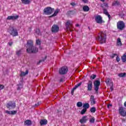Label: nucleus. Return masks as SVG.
<instances>
[{"mask_svg": "<svg viewBox=\"0 0 126 126\" xmlns=\"http://www.w3.org/2000/svg\"><path fill=\"white\" fill-rule=\"evenodd\" d=\"M38 48L34 46L33 41L28 40L27 42V53H28V54H36V53H38Z\"/></svg>", "mask_w": 126, "mask_h": 126, "instance_id": "f257e3e1", "label": "nucleus"}, {"mask_svg": "<svg viewBox=\"0 0 126 126\" xmlns=\"http://www.w3.org/2000/svg\"><path fill=\"white\" fill-rule=\"evenodd\" d=\"M96 40L98 41L100 44L106 43V40H107V35H106V33L103 32H100L96 37Z\"/></svg>", "mask_w": 126, "mask_h": 126, "instance_id": "f03ea898", "label": "nucleus"}, {"mask_svg": "<svg viewBox=\"0 0 126 126\" xmlns=\"http://www.w3.org/2000/svg\"><path fill=\"white\" fill-rule=\"evenodd\" d=\"M54 11H55V8L51 7H47L44 9L43 13L46 15H50V14H52Z\"/></svg>", "mask_w": 126, "mask_h": 126, "instance_id": "7ed1b4c3", "label": "nucleus"}, {"mask_svg": "<svg viewBox=\"0 0 126 126\" xmlns=\"http://www.w3.org/2000/svg\"><path fill=\"white\" fill-rule=\"evenodd\" d=\"M8 32H9L10 35L13 36V37L18 36V32H17V30L13 27L9 28Z\"/></svg>", "mask_w": 126, "mask_h": 126, "instance_id": "20e7f679", "label": "nucleus"}, {"mask_svg": "<svg viewBox=\"0 0 126 126\" xmlns=\"http://www.w3.org/2000/svg\"><path fill=\"white\" fill-rule=\"evenodd\" d=\"M66 29L71 32L74 31V28L72 27V24L70 23V21H68L65 24Z\"/></svg>", "mask_w": 126, "mask_h": 126, "instance_id": "39448f33", "label": "nucleus"}, {"mask_svg": "<svg viewBox=\"0 0 126 126\" xmlns=\"http://www.w3.org/2000/svg\"><path fill=\"white\" fill-rule=\"evenodd\" d=\"M67 71H68V69L66 66H63L59 69V73L62 75L66 74V73H67Z\"/></svg>", "mask_w": 126, "mask_h": 126, "instance_id": "423d86ee", "label": "nucleus"}, {"mask_svg": "<svg viewBox=\"0 0 126 126\" xmlns=\"http://www.w3.org/2000/svg\"><path fill=\"white\" fill-rule=\"evenodd\" d=\"M117 28L119 30H123L125 27H126V25L125 24V23H124V21H120L118 22L117 24Z\"/></svg>", "mask_w": 126, "mask_h": 126, "instance_id": "0eeeda50", "label": "nucleus"}, {"mask_svg": "<svg viewBox=\"0 0 126 126\" xmlns=\"http://www.w3.org/2000/svg\"><path fill=\"white\" fill-rule=\"evenodd\" d=\"M120 115L122 117H126V108L123 107H120L119 109Z\"/></svg>", "mask_w": 126, "mask_h": 126, "instance_id": "6e6552de", "label": "nucleus"}, {"mask_svg": "<svg viewBox=\"0 0 126 126\" xmlns=\"http://www.w3.org/2000/svg\"><path fill=\"white\" fill-rule=\"evenodd\" d=\"M94 90L95 92H97L99 90V87L100 86V82L99 80L94 81Z\"/></svg>", "mask_w": 126, "mask_h": 126, "instance_id": "1a4fd4ad", "label": "nucleus"}, {"mask_svg": "<svg viewBox=\"0 0 126 126\" xmlns=\"http://www.w3.org/2000/svg\"><path fill=\"white\" fill-rule=\"evenodd\" d=\"M59 30H60V28L57 25H54L51 28V31L53 33H57L59 32Z\"/></svg>", "mask_w": 126, "mask_h": 126, "instance_id": "9d476101", "label": "nucleus"}, {"mask_svg": "<svg viewBox=\"0 0 126 126\" xmlns=\"http://www.w3.org/2000/svg\"><path fill=\"white\" fill-rule=\"evenodd\" d=\"M95 21H96V23H98L99 24H100V23H102V22H103V19L102 18V17H101V16L100 15H97L95 16Z\"/></svg>", "mask_w": 126, "mask_h": 126, "instance_id": "9b49d317", "label": "nucleus"}, {"mask_svg": "<svg viewBox=\"0 0 126 126\" xmlns=\"http://www.w3.org/2000/svg\"><path fill=\"white\" fill-rule=\"evenodd\" d=\"M18 18H19V15L9 16L7 17V19L8 20H16L17 19H18Z\"/></svg>", "mask_w": 126, "mask_h": 126, "instance_id": "f8f14e48", "label": "nucleus"}, {"mask_svg": "<svg viewBox=\"0 0 126 126\" xmlns=\"http://www.w3.org/2000/svg\"><path fill=\"white\" fill-rule=\"evenodd\" d=\"M6 107L8 109H9V108H13L14 109L15 108V103H13L12 101L9 102L6 105Z\"/></svg>", "mask_w": 126, "mask_h": 126, "instance_id": "ddd939ff", "label": "nucleus"}, {"mask_svg": "<svg viewBox=\"0 0 126 126\" xmlns=\"http://www.w3.org/2000/svg\"><path fill=\"white\" fill-rule=\"evenodd\" d=\"M88 85V91H92L93 85H92V81L89 80L87 83Z\"/></svg>", "mask_w": 126, "mask_h": 126, "instance_id": "4468645a", "label": "nucleus"}, {"mask_svg": "<svg viewBox=\"0 0 126 126\" xmlns=\"http://www.w3.org/2000/svg\"><path fill=\"white\" fill-rule=\"evenodd\" d=\"M89 120V118H87V116H83L82 119L80 120V123L81 124H84Z\"/></svg>", "mask_w": 126, "mask_h": 126, "instance_id": "2eb2a0df", "label": "nucleus"}, {"mask_svg": "<svg viewBox=\"0 0 126 126\" xmlns=\"http://www.w3.org/2000/svg\"><path fill=\"white\" fill-rule=\"evenodd\" d=\"M81 84H82V83L80 82L75 86V87H74L73 88V89L72 90V91L71 92V94L72 95H73V93H74V90H75L76 89V88H78V87H79V86H80V85H81Z\"/></svg>", "mask_w": 126, "mask_h": 126, "instance_id": "dca6fc26", "label": "nucleus"}, {"mask_svg": "<svg viewBox=\"0 0 126 126\" xmlns=\"http://www.w3.org/2000/svg\"><path fill=\"white\" fill-rule=\"evenodd\" d=\"M90 101L91 102V105H95V104H96V101H95V98L93 95L91 96Z\"/></svg>", "mask_w": 126, "mask_h": 126, "instance_id": "f3484780", "label": "nucleus"}, {"mask_svg": "<svg viewBox=\"0 0 126 126\" xmlns=\"http://www.w3.org/2000/svg\"><path fill=\"white\" fill-rule=\"evenodd\" d=\"M39 124L40 126H46V125L48 124V121H47V120L46 119L41 120L39 122Z\"/></svg>", "mask_w": 126, "mask_h": 126, "instance_id": "a211bd4d", "label": "nucleus"}, {"mask_svg": "<svg viewBox=\"0 0 126 126\" xmlns=\"http://www.w3.org/2000/svg\"><path fill=\"white\" fill-rule=\"evenodd\" d=\"M60 12V9H57L55 10L54 14L52 15L51 16H49V17L52 18V17H55V16H57L59 13Z\"/></svg>", "mask_w": 126, "mask_h": 126, "instance_id": "6ab92c4d", "label": "nucleus"}, {"mask_svg": "<svg viewBox=\"0 0 126 126\" xmlns=\"http://www.w3.org/2000/svg\"><path fill=\"white\" fill-rule=\"evenodd\" d=\"M32 125V121L30 120H27L24 122V126H31Z\"/></svg>", "mask_w": 126, "mask_h": 126, "instance_id": "aec40b11", "label": "nucleus"}, {"mask_svg": "<svg viewBox=\"0 0 126 126\" xmlns=\"http://www.w3.org/2000/svg\"><path fill=\"white\" fill-rule=\"evenodd\" d=\"M28 73H29V71H28V70H26V72H21V74H20V76H25V75H27V74H28Z\"/></svg>", "mask_w": 126, "mask_h": 126, "instance_id": "412c9836", "label": "nucleus"}, {"mask_svg": "<svg viewBox=\"0 0 126 126\" xmlns=\"http://www.w3.org/2000/svg\"><path fill=\"white\" fill-rule=\"evenodd\" d=\"M83 107L84 109L87 110V109H89V107H90V105H89V103H86L83 104Z\"/></svg>", "mask_w": 126, "mask_h": 126, "instance_id": "4be33fe9", "label": "nucleus"}, {"mask_svg": "<svg viewBox=\"0 0 126 126\" xmlns=\"http://www.w3.org/2000/svg\"><path fill=\"white\" fill-rule=\"evenodd\" d=\"M89 7L87 5H85L83 7V10L85 12L89 11Z\"/></svg>", "mask_w": 126, "mask_h": 126, "instance_id": "5701e85b", "label": "nucleus"}, {"mask_svg": "<svg viewBox=\"0 0 126 126\" xmlns=\"http://www.w3.org/2000/svg\"><path fill=\"white\" fill-rule=\"evenodd\" d=\"M23 3L25 4H29L31 2V0H21Z\"/></svg>", "mask_w": 126, "mask_h": 126, "instance_id": "b1692460", "label": "nucleus"}, {"mask_svg": "<svg viewBox=\"0 0 126 126\" xmlns=\"http://www.w3.org/2000/svg\"><path fill=\"white\" fill-rule=\"evenodd\" d=\"M121 60L123 63L126 62V53H125L123 56L121 57Z\"/></svg>", "mask_w": 126, "mask_h": 126, "instance_id": "393cba45", "label": "nucleus"}, {"mask_svg": "<svg viewBox=\"0 0 126 126\" xmlns=\"http://www.w3.org/2000/svg\"><path fill=\"white\" fill-rule=\"evenodd\" d=\"M75 12L74 11H68L67 12V15L70 16L71 15H73Z\"/></svg>", "mask_w": 126, "mask_h": 126, "instance_id": "a878e982", "label": "nucleus"}, {"mask_svg": "<svg viewBox=\"0 0 126 126\" xmlns=\"http://www.w3.org/2000/svg\"><path fill=\"white\" fill-rule=\"evenodd\" d=\"M117 45L122 46V41H121V38H120L117 39Z\"/></svg>", "mask_w": 126, "mask_h": 126, "instance_id": "bb28decb", "label": "nucleus"}, {"mask_svg": "<svg viewBox=\"0 0 126 126\" xmlns=\"http://www.w3.org/2000/svg\"><path fill=\"white\" fill-rule=\"evenodd\" d=\"M126 75V73H121L120 74H119L118 76L120 77H125Z\"/></svg>", "mask_w": 126, "mask_h": 126, "instance_id": "cd10ccee", "label": "nucleus"}, {"mask_svg": "<svg viewBox=\"0 0 126 126\" xmlns=\"http://www.w3.org/2000/svg\"><path fill=\"white\" fill-rule=\"evenodd\" d=\"M113 5H118V6H120V2L119 1H115L113 3Z\"/></svg>", "mask_w": 126, "mask_h": 126, "instance_id": "c85d7f7f", "label": "nucleus"}, {"mask_svg": "<svg viewBox=\"0 0 126 126\" xmlns=\"http://www.w3.org/2000/svg\"><path fill=\"white\" fill-rule=\"evenodd\" d=\"M23 87V85L19 84L18 85L17 90H21V88Z\"/></svg>", "mask_w": 126, "mask_h": 126, "instance_id": "c756f323", "label": "nucleus"}, {"mask_svg": "<svg viewBox=\"0 0 126 126\" xmlns=\"http://www.w3.org/2000/svg\"><path fill=\"white\" fill-rule=\"evenodd\" d=\"M87 111V109H86L85 108L83 109L81 111V114L84 115V114H85V113H86Z\"/></svg>", "mask_w": 126, "mask_h": 126, "instance_id": "7c9ffc66", "label": "nucleus"}, {"mask_svg": "<svg viewBox=\"0 0 126 126\" xmlns=\"http://www.w3.org/2000/svg\"><path fill=\"white\" fill-rule=\"evenodd\" d=\"M90 123H91V124H94V123H95V118L94 117L92 118L90 120Z\"/></svg>", "mask_w": 126, "mask_h": 126, "instance_id": "2f4dec72", "label": "nucleus"}, {"mask_svg": "<svg viewBox=\"0 0 126 126\" xmlns=\"http://www.w3.org/2000/svg\"><path fill=\"white\" fill-rule=\"evenodd\" d=\"M91 113H95L96 112V108L92 107L90 109Z\"/></svg>", "mask_w": 126, "mask_h": 126, "instance_id": "473e14b6", "label": "nucleus"}, {"mask_svg": "<svg viewBox=\"0 0 126 126\" xmlns=\"http://www.w3.org/2000/svg\"><path fill=\"white\" fill-rule=\"evenodd\" d=\"M77 106L79 108H80V107H82V102H78L77 103Z\"/></svg>", "mask_w": 126, "mask_h": 126, "instance_id": "72a5a7b5", "label": "nucleus"}, {"mask_svg": "<svg viewBox=\"0 0 126 126\" xmlns=\"http://www.w3.org/2000/svg\"><path fill=\"white\" fill-rule=\"evenodd\" d=\"M16 53V55H17V56H20L22 54L21 50H20L19 51H17Z\"/></svg>", "mask_w": 126, "mask_h": 126, "instance_id": "f704fd0d", "label": "nucleus"}, {"mask_svg": "<svg viewBox=\"0 0 126 126\" xmlns=\"http://www.w3.org/2000/svg\"><path fill=\"white\" fill-rule=\"evenodd\" d=\"M16 114H17V111L16 110L11 111V115H16Z\"/></svg>", "mask_w": 126, "mask_h": 126, "instance_id": "c9c22d12", "label": "nucleus"}, {"mask_svg": "<svg viewBox=\"0 0 126 126\" xmlns=\"http://www.w3.org/2000/svg\"><path fill=\"white\" fill-rule=\"evenodd\" d=\"M36 45H41V40H40L39 39H36Z\"/></svg>", "mask_w": 126, "mask_h": 126, "instance_id": "e433bc0d", "label": "nucleus"}, {"mask_svg": "<svg viewBox=\"0 0 126 126\" xmlns=\"http://www.w3.org/2000/svg\"><path fill=\"white\" fill-rule=\"evenodd\" d=\"M103 12L104 14H105L106 15L109 14V13L108 12V10H107V9H103Z\"/></svg>", "mask_w": 126, "mask_h": 126, "instance_id": "4c0bfd02", "label": "nucleus"}, {"mask_svg": "<svg viewBox=\"0 0 126 126\" xmlns=\"http://www.w3.org/2000/svg\"><path fill=\"white\" fill-rule=\"evenodd\" d=\"M35 33L37 34V35H40V30L38 29H36L35 30Z\"/></svg>", "mask_w": 126, "mask_h": 126, "instance_id": "58836bf2", "label": "nucleus"}, {"mask_svg": "<svg viewBox=\"0 0 126 126\" xmlns=\"http://www.w3.org/2000/svg\"><path fill=\"white\" fill-rule=\"evenodd\" d=\"M97 75H95V74H92L91 76V78L92 79H94L95 77H96Z\"/></svg>", "mask_w": 126, "mask_h": 126, "instance_id": "ea45409f", "label": "nucleus"}, {"mask_svg": "<svg viewBox=\"0 0 126 126\" xmlns=\"http://www.w3.org/2000/svg\"><path fill=\"white\" fill-rule=\"evenodd\" d=\"M117 56L116 54H113L111 55H110V58H111V59H114V58H115V56Z\"/></svg>", "mask_w": 126, "mask_h": 126, "instance_id": "a19ab883", "label": "nucleus"}, {"mask_svg": "<svg viewBox=\"0 0 126 126\" xmlns=\"http://www.w3.org/2000/svg\"><path fill=\"white\" fill-rule=\"evenodd\" d=\"M110 89L111 91H113V83H110Z\"/></svg>", "mask_w": 126, "mask_h": 126, "instance_id": "79ce46f5", "label": "nucleus"}, {"mask_svg": "<svg viewBox=\"0 0 126 126\" xmlns=\"http://www.w3.org/2000/svg\"><path fill=\"white\" fill-rule=\"evenodd\" d=\"M5 113L6 114H8V115H11V111L6 110Z\"/></svg>", "mask_w": 126, "mask_h": 126, "instance_id": "37998d69", "label": "nucleus"}, {"mask_svg": "<svg viewBox=\"0 0 126 126\" xmlns=\"http://www.w3.org/2000/svg\"><path fill=\"white\" fill-rule=\"evenodd\" d=\"M120 61H121V59H120V57H119V56H117L116 62H117V63H119V62H120Z\"/></svg>", "mask_w": 126, "mask_h": 126, "instance_id": "c03bdc74", "label": "nucleus"}, {"mask_svg": "<svg viewBox=\"0 0 126 126\" xmlns=\"http://www.w3.org/2000/svg\"><path fill=\"white\" fill-rule=\"evenodd\" d=\"M3 88H4V86H3L2 85H0V90H2V89H3Z\"/></svg>", "mask_w": 126, "mask_h": 126, "instance_id": "a18cd8bd", "label": "nucleus"}, {"mask_svg": "<svg viewBox=\"0 0 126 126\" xmlns=\"http://www.w3.org/2000/svg\"><path fill=\"white\" fill-rule=\"evenodd\" d=\"M13 44V42L11 41L8 43V45H9V46H10V47H11V46H12V44Z\"/></svg>", "mask_w": 126, "mask_h": 126, "instance_id": "49530a36", "label": "nucleus"}, {"mask_svg": "<svg viewBox=\"0 0 126 126\" xmlns=\"http://www.w3.org/2000/svg\"><path fill=\"white\" fill-rule=\"evenodd\" d=\"M106 83H107V84L110 83V79L108 78L106 80Z\"/></svg>", "mask_w": 126, "mask_h": 126, "instance_id": "de8ad7c7", "label": "nucleus"}, {"mask_svg": "<svg viewBox=\"0 0 126 126\" xmlns=\"http://www.w3.org/2000/svg\"><path fill=\"white\" fill-rule=\"evenodd\" d=\"M70 4L72 5V6H75V5H76L75 3L73 2H71Z\"/></svg>", "mask_w": 126, "mask_h": 126, "instance_id": "09e8293b", "label": "nucleus"}, {"mask_svg": "<svg viewBox=\"0 0 126 126\" xmlns=\"http://www.w3.org/2000/svg\"><path fill=\"white\" fill-rule=\"evenodd\" d=\"M82 1L85 3H87V2H88V0H82Z\"/></svg>", "mask_w": 126, "mask_h": 126, "instance_id": "8fccbe9b", "label": "nucleus"}, {"mask_svg": "<svg viewBox=\"0 0 126 126\" xmlns=\"http://www.w3.org/2000/svg\"><path fill=\"white\" fill-rule=\"evenodd\" d=\"M110 107H112V104H108V105H107V108H108V109H110Z\"/></svg>", "mask_w": 126, "mask_h": 126, "instance_id": "3c124183", "label": "nucleus"}, {"mask_svg": "<svg viewBox=\"0 0 126 126\" xmlns=\"http://www.w3.org/2000/svg\"><path fill=\"white\" fill-rule=\"evenodd\" d=\"M63 78H62L60 80V82H63Z\"/></svg>", "mask_w": 126, "mask_h": 126, "instance_id": "603ef678", "label": "nucleus"}, {"mask_svg": "<svg viewBox=\"0 0 126 126\" xmlns=\"http://www.w3.org/2000/svg\"><path fill=\"white\" fill-rule=\"evenodd\" d=\"M107 15V16H108L109 19H110V18H111V15H110V14H107V15Z\"/></svg>", "mask_w": 126, "mask_h": 126, "instance_id": "864d4df0", "label": "nucleus"}, {"mask_svg": "<svg viewBox=\"0 0 126 126\" xmlns=\"http://www.w3.org/2000/svg\"><path fill=\"white\" fill-rule=\"evenodd\" d=\"M44 61H45V60H40V61H39V63H42V62H44Z\"/></svg>", "mask_w": 126, "mask_h": 126, "instance_id": "5fc2aeb1", "label": "nucleus"}, {"mask_svg": "<svg viewBox=\"0 0 126 126\" xmlns=\"http://www.w3.org/2000/svg\"><path fill=\"white\" fill-rule=\"evenodd\" d=\"M124 106L125 107H126V101L124 103Z\"/></svg>", "mask_w": 126, "mask_h": 126, "instance_id": "6e6d98bb", "label": "nucleus"}, {"mask_svg": "<svg viewBox=\"0 0 126 126\" xmlns=\"http://www.w3.org/2000/svg\"><path fill=\"white\" fill-rule=\"evenodd\" d=\"M76 26L77 27H79V24H77V25H76Z\"/></svg>", "mask_w": 126, "mask_h": 126, "instance_id": "4d7b16f0", "label": "nucleus"}, {"mask_svg": "<svg viewBox=\"0 0 126 126\" xmlns=\"http://www.w3.org/2000/svg\"><path fill=\"white\" fill-rule=\"evenodd\" d=\"M39 103H38L37 104H35V106H39Z\"/></svg>", "mask_w": 126, "mask_h": 126, "instance_id": "13d9d810", "label": "nucleus"}, {"mask_svg": "<svg viewBox=\"0 0 126 126\" xmlns=\"http://www.w3.org/2000/svg\"><path fill=\"white\" fill-rule=\"evenodd\" d=\"M101 1H105V0H100Z\"/></svg>", "mask_w": 126, "mask_h": 126, "instance_id": "bf43d9fd", "label": "nucleus"}, {"mask_svg": "<svg viewBox=\"0 0 126 126\" xmlns=\"http://www.w3.org/2000/svg\"><path fill=\"white\" fill-rule=\"evenodd\" d=\"M98 59H99V61L101 62V60H100V58H98Z\"/></svg>", "mask_w": 126, "mask_h": 126, "instance_id": "052dcab7", "label": "nucleus"}, {"mask_svg": "<svg viewBox=\"0 0 126 126\" xmlns=\"http://www.w3.org/2000/svg\"><path fill=\"white\" fill-rule=\"evenodd\" d=\"M122 121L125 122V121H126V120H125V119H123Z\"/></svg>", "mask_w": 126, "mask_h": 126, "instance_id": "680f3d73", "label": "nucleus"}, {"mask_svg": "<svg viewBox=\"0 0 126 126\" xmlns=\"http://www.w3.org/2000/svg\"><path fill=\"white\" fill-rule=\"evenodd\" d=\"M46 58H47V57H45V60L46 59Z\"/></svg>", "mask_w": 126, "mask_h": 126, "instance_id": "e2e57ef3", "label": "nucleus"}]
</instances>
